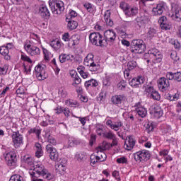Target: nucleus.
Here are the masks:
<instances>
[{"instance_id":"nucleus-1","label":"nucleus","mask_w":181,"mask_h":181,"mask_svg":"<svg viewBox=\"0 0 181 181\" xmlns=\"http://www.w3.org/2000/svg\"><path fill=\"white\" fill-rule=\"evenodd\" d=\"M30 176H35V177H43L45 180H52L53 175L52 173L45 168V165L42 164H37L34 166V169H31L28 172Z\"/></svg>"},{"instance_id":"nucleus-2","label":"nucleus","mask_w":181,"mask_h":181,"mask_svg":"<svg viewBox=\"0 0 181 181\" xmlns=\"http://www.w3.org/2000/svg\"><path fill=\"white\" fill-rule=\"evenodd\" d=\"M49 6L54 15H62L64 12V3L59 0H49Z\"/></svg>"},{"instance_id":"nucleus-3","label":"nucleus","mask_w":181,"mask_h":181,"mask_svg":"<svg viewBox=\"0 0 181 181\" xmlns=\"http://www.w3.org/2000/svg\"><path fill=\"white\" fill-rule=\"evenodd\" d=\"M134 159L137 163H145L151 159V152L148 150H141L134 153Z\"/></svg>"},{"instance_id":"nucleus-4","label":"nucleus","mask_w":181,"mask_h":181,"mask_svg":"<svg viewBox=\"0 0 181 181\" xmlns=\"http://www.w3.org/2000/svg\"><path fill=\"white\" fill-rule=\"evenodd\" d=\"M84 66L89 67L90 71H97L100 70V64L94 62V54L89 53L83 61Z\"/></svg>"},{"instance_id":"nucleus-5","label":"nucleus","mask_w":181,"mask_h":181,"mask_svg":"<svg viewBox=\"0 0 181 181\" xmlns=\"http://www.w3.org/2000/svg\"><path fill=\"white\" fill-rule=\"evenodd\" d=\"M145 42L142 40H134L132 42L131 52L134 54H141L145 52Z\"/></svg>"},{"instance_id":"nucleus-6","label":"nucleus","mask_w":181,"mask_h":181,"mask_svg":"<svg viewBox=\"0 0 181 181\" xmlns=\"http://www.w3.org/2000/svg\"><path fill=\"white\" fill-rule=\"evenodd\" d=\"M35 74L39 81L46 80L47 78V74H46V65L37 64L35 67Z\"/></svg>"},{"instance_id":"nucleus-7","label":"nucleus","mask_w":181,"mask_h":181,"mask_svg":"<svg viewBox=\"0 0 181 181\" xmlns=\"http://www.w3.org/2000/svg\"><path fill=\"white\" fill-rule=\"evenodd\" d=\"M90 42L95 46H105L104 39L100 33L94 32L89 35Z\"/></svg>"},{"instance_id":"nucleus-8","label":"nucleus","mask_w":181,"mask_h":181,"mask_svg":"<svg viewBox=\"0 0 181 181\" xmlns=\"http://www.w3.org/2000/svg\"><path fill=\"white\" fill-rule=\"evenodd\" d=\"M24 49L30 56L37 57L40 55V49L30 43L24 44Z\"/></svg>"},{"instance_id":"nucleus-9","label":"nucleus","mask_w":181,"mask_h":181,"mask_svg":"<svg viewBox=\"0 0 181 181\" xmlns=\"http://www.w3.org/2000/svg\"><path fill=\"white\" fill-rule=\"evenodd\" d=\"M11 138L14 148H19L23 145V136L19 132H13Z\"/></svg>"},{"instance_id":"nucleus-10","label":"nucleus","mask_w":181,"mask_h":181,"mask_svg":"<svg viewBox=\"0 0 181 181\" xmlns=\"http://www.w3.org/2000/svg\"><path fill=\"white\" fill-rule=\"evenodd\" d=\"M4 156L8 166H15L16 165V152L10 151L5 153Z\"/></svg>"},{"instance_id":"nucleus-11","label":"nucleus","mask_w":181,"mask_h":181,"mask_svg":"<svg viewBox=\"0 0 181 181\" xmlns=\"http://www.w3.org/2000/svg\"><path fill=\"white\" fill-rule=\"evenodd\" d=\"M157 86L160 91L165 93V91H168V88L170 87V83L166 78L160 77L157 81Z\"/></svg>"},{"instance_id":"nucleus-12","label":"nucleus","mask_w":181,"mask_h":181,"mask_svg":"<svg viewBox=\"0 0 181 181\" xmlns=\"http://www.w3.org/2000/svg\"><path fill=\"white\" fill-rule=\"evenodd\" d=\"M148 54L150 57H152L153 63H160L163 56L162 53L158 50L156 48H153L148 51Z\"/></svg>"},{"instance_id":"nucleus-13","label":"nucleus","mask_w":181,"mask_h":181,"mask_svg":"<svg viewBox=\"0 0 181 181\" xmlns=\"http://www.w3.org/2000/svg\"><path fill=\"white\" fill-rule=\"evenodd\" d=\"M49 46H51L54 52L60 53L61 52H63L64 44H63L62 40H59L58 38H55L50 41Z\"/></svg>"},{"instance_id":"nucleus-14","label":"nucleus","mask_w":181,"mask_h":181,"mask_svg":"<svg viewBox=\"0 0 181 181\" xmlns=\"http://www.w3.org/2000/svg\"><path fill=\"white\" fill-rule=\"evenodd\" d=\"M166 9V3L161 1L158 4L156 5V7H153L152 8V14L153 16H160V15H162L163 12H165Z\"/></svg>"},{"instance_id":"nucleus-15","label":"nucleus","mask_w":181,"mask_h":181,"mask_svg":"<svg viewBox=\"0 0 181 181\" xmlns=\"http://www.w3.org/2000/svg\"><path fill=\"white\" fill-rule=\"evenodd\" d=\"M46 152L49 153V158L51 160H54L56 162L57 159H59V153L57 152V150L56 148L53 147L51 144H48L46 146Z\"/></svg>"},{"instance_id":"nucleus-16","label":"nucleus","mask_w":181,"mask_h":181,"mask_svg":"<svg viewBox=\"0 0 181 181\" xmlns=\"http://www.w3.org/2000/svg\"><path fill=\"white\" fill-rule=\"evenodd\" d=\"M107 148L105 146H99L95 148V153L98 156L99 162H104L107 159V154L104 153Z\"/></svg>"},{"instance_id":"nucleus-17","label":"nucleus","mask_w":181,"mask_h":181,"mask_svg":"<svg viewBox=\"0 0 181 181\" xmlns=\"http://www.w3.org/2000/svg\"><path fill=\"white\" fill-rule=\"evenodd\" d=\"M104 42L105 43V46H107V44L109 42H112L114 40H115L117 35L115 34V32L112 30H107L104 33Z\"/></svg>"},{"instance_id":"nucleus-18","label":"nucleus","mask_w":181,"mask_h":181,"mask_svg":"<svg viewBox=\"0 0 181 181\" xmlns=\"http://www.w3.org/2000/svg\"><path fill=\"white\" fill-rule=\"evenodd\" d=\"M150 114L153 118L159 119L163 115V110L160 106L156 105L151 108Z\"/></svg>"},{"instance_id":"nucleus-19","label":"nucleus","mask_w":181,"mask_h":181,"mask_svg":"<svg viewBox=\"0 0 181 181\" xmlns=\"http://www.w3.org/2000/svg\"><path fill=\"white\" fill-rule=\"evenodd\" d=\"M136 144V140H135V138L132 136H129L126 139L124 147L127 151H132V149H134Z\"/></svg>"},{"instance_id":"nucleus-20","label":"nucleus","mask_w":181,"mask_h":181,"mask_svg":"<svg viewBox=\"0 0 181 181\" xmlns=\"http://www.w3.org/2000/svg\"><path fill=\"white\" fill-rule=\"evenodd\" d=\"M158 23H160V28L163 30H169V29L172 28L170 22L168 20L166 16H161L158 20Z\"/></svg>"},{"instance_id":"nucleus-21","label":"nucleus","mask_w":181,"mask_h":181,"mask_svg":"<svg viewBox=\"0 0 181 181\" xmlns=\"http://www.w3.org/2000/svg\"><path fill=\"white\" fill-rule=\"evenodd\" d=\"M171 18L176 22H180L181 21V8L179 6H175L172 8Z\"/></svg>"},{"instance_id":"nucleus-22","label":"nucleus","mask_w":181,"mask_h":181,"mask_svg":"<svg viewBox=\"0 0 181 181\" xmlns=\"http://www.w3.org/2000/svg\"><path fill=\"white\" fill-rule=\"evenodd\" d=\"M145 83V77L138 76L136 78H133L130 81L129 84L132 87H135L136 88L142 86Z\"/></svg>"},{"instance_id":"nucleus-23","label":"nucleus","mask_w":181,"mask_h":181,"mask_svg":"<svg viewBox=\"0 0 181 181\" xmlns=\"http://www.w3.org/2000/svg\"><path fill=\"white\" fill-rule=\"evenodd\" d=\"M110 101L114 105H119L122 102L127 101V97L124 95H115L110 98Z\"/></svg>"},{"instance_id":"nucleus-24","label":"nucleus","mask_w":181,"mask_h":181,"mask_svg":"<svg viewBox=\"0 0 181 181\" xmlns=\"http://www.w3.org/2000/svg\"><path fill=\"white\" fill-rule=\"evenodd\" d=\"M134 107L136 108V111L139 117H141V118H145L146 117L148 111H146V109L145 107L141 105V103H136L134 105Z\"/></svg>"},{"instance_id":"nucleus-25","label":"nucleus","mask_w":181,"mask_h":181,"mask_svg":"<svg viewBox=\"0 0 181 181\" xmlns=\"http://www.w3.org/2000/svg\"><path fill=\"white\" fill-rule=\"evenodd\" d=\"M106 125L109 127V128H110L111 129H113V131L117 132L119 131L121 127H122V122L118 121L113 123L111 119H108L106 121Z\"/></svg>"},{"instance_id":"nucleus-26","label":"nucleus","mask_w":181,"mask_h":181,"mask_svg":"<svg viewBox=\"0 0 181 181\" xmlns=\"http://www.w3.org/2000/svg\"><path fill=\"white\" fill-rule=\"evenodd\" d=\"M37 13L42 18H49L50 16V12L45 4L40 5Z\"/></svg>"},{"instance_id":"nucleus-27","label":"nucleus","mask_w":181,"mask_h":181,"mask_svg":"<svg viewBox=\"0 0 181 181\" xmlns=\"http://www.w3.org/2000/svg\"><path fill=\"white\" fill-rule=\"evenodd\" d=\"M139 8L136 6H129L127 11L124 13L126 18H133L138 15Z\"/></svg>"},{"instance_id":"nucleus-28","label":"nucleus","mask_w":181,"mask_h":181,"mask_svg":"<svg viewBox=\"0 0 181 181\" xmlns=\"http://www.w3.org/2000/svg\"><path fill=\"white\" fill-rule=\"evenodd\" d=\"M60 63H66V62H73L76 57L73 54H61L59 57Z\"/></svg>"},{"instance_id":"nucleus-29","label":"nucleus","mask_w":181,"mask_h":181,"mask_svg":"<svg viewBox=\"0 0 181 181\" xmlns=\"http://www.w3.org/2000/svg\"><path fill=\"white\" fill-rule=\"evenodd\" d=\"M104 20L107 26H113L114 22L111 20V11H106L104 14Z\"/></svg>"},{"instance_id":"nucleus-30","label":"nucleus","mask_w":181,"mask_h":181,"mask_svg":"<svg viewBox=\"0 0 181 181\" xmlns=\"http://www.w3.org/2000/svg\"><path fill=\"white\" fill-rule=\"evenodd\" d=\"M0 54L4 56L5 60H11V56H9V49L6 48V45L0 47Z\"/></svg>"},{"instance_id":"nucleus-31","label":"nucleus","mask_w":181,"mask_h":181,"mask_svg":"<svg viewBox=\"0 0 181 181\" xmlns=\"http://www.w3.org/2000/svg\"><path fill=\"white\" fill-rule=\"evenodd\" d=\"M81 144V140L80 139H77L75 137H69L68 140V145L73 148V146H76V145H80Z\"/></svg>"},{"instance_id":"nucleus-32","label":"nucleus","mask_w":181,"mask_h":181,"mask_svg":"<svg viewBox=\"0 0 181 181\" xmlns=\"http://www.w3.org/2000/svg\"><path fill=\"white\" fill-rule=\"evenodd\" d=\"M35 146L36 158H40L41 156H43V150L42 149V145L39 143H36Z\"/></svg>"},{"instance_id":"nucleus-33","label":"nucleus","mask_w":181,"mask_h":181,"mask_svg":"<svg viewBox=\"0 0 181 181\" xmlns=\"http://www.w3.org/2000/svg\"><path fill=\"white\" fill-rule=\"evenodd\" d=\"M80 42V35L75 34L73 35L70 39L69 45L71 46H76V45H78Z\"/></svg>"},{"instance_id":"nucleus-34","label":"nucleus","mask_w":181,"mask_h":181,"mask_svg":"<svg viewBox=\"0 0 181 181\" xmlns=\"http://www.w3.org/2000/svg\"><path fill=\"white\" fill-rule=\"evenodd\" d=\"M97 87L98 82L95 79H90L85 82V87Z\"/></svg>"},{"instance_id":"nucleus-35","label":"nucleus","mask_w":181,"mask_h":181,"mask_svg":"<svg viewBox=\"0 0 181 181\" xmlns=\"http://www.w3.org/2000/svg\"><path fill=\"white\" fill-rule=\"evenodd\" d=\"M103 135V138H105L106 139H114L116 136L115 134H114L111 130L105 132Z\"/></svg>"},{"instance_id":"nucleus-36","label":"nucleus","mask_w":181,"mask_h":181,"mask_svg":"<svg viewBox=\"0 0 181 181\" xmlns=\"http://www.w3.org/2000/svg\"><path fill=\"white\" fill-rule=\"evenodd\" d=\"M45 136L47 137V142L49 143V145H53V146L57 145V140L54 137L48 134H46Z\"/></svg>"},{"instance_id":"nucleus-37","label":"nucleus","mask_w":181,"mask_h":181,"mask_svg":"<svg viewBox=\"0 0 181 181\" xmlns=\"http://www.w3.org/2000/svg\"><path fill=\"white\" fill-rule=\"evenodd\" d=\"M68 29L70 30H74V29H77V27L78 26V23L77 21H70L68 22Z\"/></svg>"},{"instance_id":"nucleus-38","label":"nucleus","mask_w":181,"mask_h":181,"mask_svg":"<svg viewBox=\"0 0 181 181\" xmlns=\"http://www.w3.org/2000/svg\"><path fill=\"white\" fill-rule=\"evenodd\" d=\"M129 6V4H128V3L125 1H121L119 3V8L120 9H122V11H123L124 13H125L128 11Z\"/></svg>"},{"instance_id":"nucleus-39","label":"nucleus","mask_w":181,"mask_h":181,"mask_svg":"<svg viewBox=\"0 0 181 181\" xmlns=\"http://www.w3.org/2000/svg\"><path fill=\"white\" fill-rule=\"evenodd\" d=\"M156 35V30L155 28H150L147 32V37L148 39H152V37H155Z\"/></svg>"},{"instance_id":"nucleus-40","label":"nucleus","mask_w":181,"mask_h":181,"mask_svg":"<svg viewBox=\"0 0 181 181\" xmlns=\"http://www.w3.org/2000/svg\"><path fill=\"white\" fill-rule=\"evenodd\" d=\"M84 8H86V9L88 11V12H90V13H93V12L95 11V7L90 3L85 4Z\"/></svg>"},{"instance_id":"nucleus-41","label":"nucleus","mask_w":181,"mask_h":181,"mask_svg":"<svg viewBox=\"0 0 181 181\" xmlns=\"http://www.w3.org/2000/svg\"><path fill=\"white\" fill-rule=\"evenodd\" d=\"M65 104L68 105V107H78V103L71 99L66 100Z\"/></svg>"},{"instance_id":"nucleus-42","label":"nucleus","mask_w":181,"mask_h":181,"mask_svg":"<svg viewBox=\"0 0 181 181\" xmlns=\"http://www.w3.org/2000/svg\"><path fill=\"white\" fill-rule=\"evenodd\" d=\"M74 159L78 162H82V160L84 159V154L81 152H76Z\"/></svg>"},{"instance_id":"nucleus-43","label":"nucleus","mask_w":181,"mask_h":181,"mask_svg":"<svg viewBox=\"0 0 181 181\" xmlns=\"http://www.w3.org/2000/svg\"><path fill=\"white\" fill-rule=\"evenodd\" d=\"M42 52L44 54V59L46 62L50 61V52H49V50L46 49L45 48H42Z\"/></svg>"},{"instance_id":"nucleus-44","label":"nucleus","mask_w":181,"mask_h":181,"mask_svg":"<svg viewBox=\"0 0 181 181\" xmlns=\"http://www.w3.org/2000/svg\"><path fill=\"white\" fill-rule=\"evenodd\" d=\"M136 66H138V64H136V62L135 61L129 62L127 64V69L134 70V69L136 68Z\"/></svg>"},{"instance_id":"nucleus-45","label":"nucleus","mask_w":181,"mask_h":181,"mask_svg":"<svg viewBox=\"0 0 181 181\" xmlns=\"http://www.w3.org/2000/svg\"><path fill=\"white\" fill-rule=\"evenodd\" d=\"M90 159L91 165H95V163H98V162H100V160H98V157L95 153V154H92L90 156Z\"/></svg>"},{"instance_id":"nucleus-46","label":"nucleus","mask_w":181,"mask_h":181,"mask_svg":"<svg viewBox=\"0 0 181 181\" xmlns=\"http://www.w3.org/2000/svg\"><path fill=\"white\" fill-rule=\"evenodd\" d=\"M9 181H23V177L20 175H13L10 177Z\"/></svg>"},{"instance_id":"nucleus-47","label":"nucleus","mask_w":181,"mask_h":181,"mask_svg":"<svg viewBox=\"0 0 181 181\" xmlns=\"http://www.w3.org/2000/svg\"><path fill=\"white\" fill-rule=\"evenodd\" d=\"M107 95V93L104 90H102L98 97V101H100L101 103V101H104L105 100V97Z\"/></svg>"},{"instance_id":"nucleus-48","label":"nucleus","mask_w":181,"mask_h":181,"mask_svg":"<svg viewBox=\"0 0 181 181\" xmlns=\"http://www.w3.org/2000/svg\"><path fill=\"white\" fill-rule=\"evenodd\" d=\"M150 97L153 98V100H156V101L160 100V94H159V92L156 90Z\"/></svg>"},{"instance_id":"nucleus-49","label":"nucleus","mask_w":181,"mask_h":181,"mask_svg":"<svg viewBox=\"0 0 181 181\" xmlns=\"http://www.w3.org/2000/svg\"><path fill=\"white\" fill-rule=\"evenodd\" d=\"M23 162L25 163H27V165H32L33 163V159L32 157L29 155H26L23 157Z\"/></svg>"},{"instance_id":"nucleus-50","label":"nucleus","mask_w":181,"mask_h":181,"mask_svg":"<svg viewBox=\"0 0 181 181\" xmlns=\"http://www.w3.org/2000/svg\"><path fill=\"white\" fill-rule=\"evenodd\" d=\"M59 94L62 98H66L67 97V90L64 88H61L59 90Z\"/></svg>"},{"instance_id":"nucleus-51","label":"nucleus","mask_w":181,"mask_h":181,"mask_svg":"<svg viewBox=\"0 0 181 181\" xmlns=\"http://www.w3.org/2000/svg\"><path fill=\"white\" fill-rule=\"evenodd\" d=\"M162 131L163 134H170V132H172V127H170V126L168 125H164L162 127Z\"/></svg>"},{"instance_id":"nucleus-52","label":"nucleus","mask_w":181,"mask_h":181,"mask_svg":"<svg viewBox=\"0 0 181 181\" xmlns=\"http://www.w3.org/2000/svg\"><path fill=\"white\" fill-rule=\"evenodd\" d=\"M146 93H147V94H148V95H151L152 94H153L156 91V89H154L153 86H148L146 89H145Z\"/></svg>"},{"instance_id":"nucleus-53","label":"nucleus","mask_w":181,"mask_h":181,"mask_svg":"<svg viewBox=\"0 0 181 181\" xmlns=\"http://www.w3.org/2000/svg\"><path fill=\"white\" fill-rule=\"evenodd\" d=\"M170 58L172 60H174V62H179V56H177V52L176 51H173L170 54Z\"/></svg>"},{"instance_id":"nucleus-54","label":"nucleus","mask_w":181,"mask_h":181,"mask_svg":"<svg viewBox=\"0 0 181 181\" xmlns=\"http://www.w3.org/2000/svg\"><path fill=\"white\" fill-rule=\"evenodd\" d=\"M174 81H177V83H180L181 81V73L180 72H176L174 73Z\"/></svg>"},{"instance_id":"nucleus-55","label":"nucleus","mask_w":181,"mask_h":181,"mask_svg":"<svg viewBox=\"0 0 181 181\" xmlns=\"http://www.w3.org/2000/svg\"><path fill=\"white\" fill-rule=\"evenodd\" d=\"M74 82L72 83L73 86H76L78 84H80V83H81V78H80V76H74Z\"/></svg>"},{"instance_id":"nucleus-56","label":"nucleus","mask_w":181,"mask_h":181,"mask_svg":"<svg viewBox=\"0 0 181 181\" xmlns=\"http://www.w3.org/2000/svg\"><path fill=\"white\" fill-rule=\"evenodd\" d=\"M166 79L169 81H172V80H174V77H175V73L173 72H167L166 73Z\"/></svg>"},{"instance_id":"nucleus-57","label":"nucleus","mask_w":181,"mask_h":181,"mask_svg":"<svg viewBox=\"0 0 181 181\" xmlns=\"http://www.w3.org/2000/svg\"><path fill=\"white\" fill-rule=\"evenodd\" d=\"M103 84L105 87H108V86H111V82L110 81V77H105L103 81Z\"/></svg>"},{"instance_id":"nucleus-58","label":"nucleus","mask_w":181,"mask_h":181,"mask_svg":"<svg viewBox=\"0 0 181 181\" xmlns=\"http://www.w3.org/2000/svg\"><path fill=\"white\" fill-rule=\"evenodd\" d=\"M21 60H23V62H27L28 63H33V61L32 59H30V57L25 54L21 55Z\"/></svg>"},{"instance_id":"nucleus-59","label":"nucleus","mask_w":181,"mask_h":181,"mask_svg":"<svg viewBox=\"0 0 181 181\" xmlns=\"http://www.w3.org/2000/svg\"><path fill=\"white\" fill-rule=\"evenodd\" d=\"M63 114L66 117V118H69L70 115H71V112H70V109L69 107L64 108Z\"/></svg>"},{"instance_id":"nucleus-60","label":"nucleus","mask_w":181,"mask_h":181,"mask_svg":"<svg viewBox=\"0 0 181 181\" xmlns=\"http://www.w3.org/2000/svg\"><path fill=\"white\" fill-rule=\"evenodd\" d=\"M97 140V136L92 134L90 136V141H89V145L90 146H93L95 142V141Z\"/></svg>"},{"instance_id":"nucleus-61","label":"nucleus","mask_w":181,"mask_h":181,"mask_svg":"<svg viewBox=\"0 0 181 181\" xmlns=\"http://www.w3.org/2000/svg\"><path fill=\"white\" fill-rule=\"evenodd\" d=\"M8 73V65H4L3 67L0 66V74H6Z\"/></svg>"},{"instance_id":"nucleus-62","label":"nucleus","mask_w":181,"mask_h":181,"mask_svg":"<svg viewBox=\"0 0 181 181\" xmlns=\"http://www.w3.org/2000/svg\"><path fill=\"white\" fill-rule=\"evenodd\" d=\"M128 162V160L125 157H121L117 159V163H127Z\"/></svg>"},{"instance_id":"nucleus-63","label":"nucleus","mask_w":181,"mask_h":181,"mask_svg":"<svg viewBox=\"0 0 181 181\" xmlns=\"http://www.w3.org/2000/svg\"><path fill=\"white\" fill-rule=\"evenodd\" d=\"M179 97H180L179 94L175 93V95L170 96V101H177V100H179Z\"/></svg>"},{"instance_id":"nucleus-64","label":"nucleus","mask_w":181,"mask_h":181,"mask_svg":"<svg viewBox=\"0 0 181 181\" xmlns=\"http://www.w3.org/2000/svg\"><path fill=\"white\" fill-rule=\"evenodd\" d=\"M69 16L70 18H76V16H77V12H76L74 10H69Z\"/></svg>"}]
</instances>
